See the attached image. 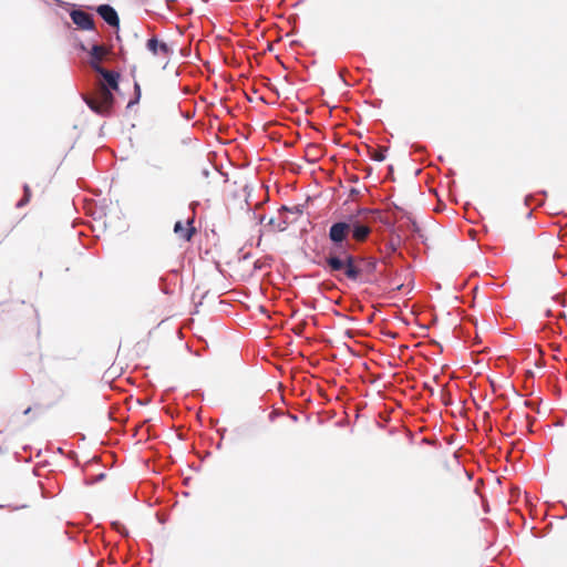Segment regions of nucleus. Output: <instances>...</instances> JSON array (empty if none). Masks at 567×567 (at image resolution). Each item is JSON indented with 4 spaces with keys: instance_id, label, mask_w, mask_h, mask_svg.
I'll return each instance as SVG.
<instances>
[{
    "instance_id": "nucleus-1",
    "label": "nucleus",
    "mask_w": 567,
    "mask_h": 567,
    "mask_svg": "<svg viewBox=\"0 0 567 567\" xmlns=\"http://www.w3.org/2000/svg\"><path fill=\"white\" fill-rule=\"evenodd\" d=\"M147 48L155 56H158L163 61L167 60L172 53V49L168 47L167 43L159 42L156 39L148 40Z\"/></svg>"
},
{
    "instance_id": "nucleus-2",
    "label": "nucleus",
    "mask_w": 567,
    "mask_h": 567,
    "mask_svg": "<svg viewBox=\"0 0 567 567\" xmlns=\"http://www.w3.org/2000/svg\"><path fill=\"white\" fill-rule=\"evenodd\" d=\"M350 229L351 224L337 223L330 228V239L334 243H340L346 238Z\"/></svg>"
},
{
    "instance_id": "nucleus-3",
    "label": "nucleus",
    "mask_w": 567,
    "mask_h": 567,
    "mask_svg": "<svg viewBox=\"0 0 567 567\" xmlns=\"http://www.w3.org/2000/svg\"><path fill=\"white\" fill-rule=\"evenodd\" d=\"M109 51L105 47L94 45L91 51V60L90 63L95 71L102 69L100 63L107 55Z\"/></svg>"
},
{
    "instance_id": "nucleus-4",
    "label": "nucleus",
    "mask_w": 567,
    "mask_h": 567,
    "mask_svg": "<svg viewBox=\"0 0 567 567\" xmlns=\"http://www.w3.org/2000/svg\"><path fill=\"white\" fill-rule=\"evenodd\" d=\"M73 22L79 25L82 29H90L92 28V20L91 17L82 11H73L71 13Z\"/></svg>"
},
{
    "instance_id": "nucleus-5",
    "label": "nucleus",
    "mask_w": 567,
    "mask_h": 567,
    "mask_svg": "<svg viewBox=\"0 0 567 567\" xmlns=\"http://www.w3.org/2000/svg\"><path fill=\"white\" fill-rule=\"evenodd\" d=\"M99 13L101 14V17L111 25H117L118 23V18H117V14L115 12V10L113 8H111L110 6H101L99 8Z\"/></svg>"
},
{
    "instance_id": "nucleus-6",
    "label": "nucleus",
    "mask_w": 567,
    "mask_h": 567,
    "mask_svg": "<svg viewBox=\"0 0 567 567\" xmlns=\"http://www.w3.org/2000/svg\"><path fill=\"white\" fill-rule=\"evenodd\" d=\"M97 72L103 76L105 82L112 89H116L117 87V75L115 73L109 72V71H106L104 69H100Z\"/></svg>"
},
{
    "instance_id": "nucleus-7",
    "label": "nucleus",
    "mask_w": 567,
    "mask_h": 567,
    "mask_svg": "<svg viewBox=\"0 0 567 567\" xmlns=\"http://www.w3.org/2000/svg\"><path fill=\"white\" fill-rule=\"evenodd\" d=\"M351 229L353 231V237L358 240H363L369 234V228L363 225L351 224Z\"/></svg>"
},
{
    "instance_id": "nucleus-8",
    "label": "nucleus",
    "mask_w": 567,
    "mask_h": 567,
    "mask_svg": "<svg viewBox=\"0 0 567 567\" xmlns=\"http://www.w3.org/2000/svg\"><path fill=\"white\" fill-rule=\"evenodd\" d=\"M342 271L349 278H352V279L357 278L358 271H357L355 267L352 265L350 258L346 259V264L342 268Z\"/></svg>"
},
{
    "instance_id": "nucleus-9",
    "label": "nucleus",
    "mask_w": 567,
    "mask_h": 567,
    "mask_svg": "<svg viewBox=\"0 0 567 567\" xmlns=\"http://www.w3.org/2000/svg\"><path fill=\"white\" fill-rule=\"evenodd\" d=\"M174 230L176 234H179L186 240H188L192 236L190 228L183 227L181 221L175 224Z\"/></svg>"
},
{
    "instance_id": "nucleus-10",
    "label": "nucleus",
    "mask_w": 567,
    "mask_h": 567,
    "mask_svg": "<svg viewBox=\"0 0 567 567\" xmlns=\"http://www.w3.org/2000/svg\"><path fill=\"white\" fill-rule=\"evenodd\" d=\"M328 262L333 270H342V268L346 264V259L343 260V259L333 257V258H330Z\"/></svg>"
}]
</instances>
